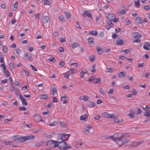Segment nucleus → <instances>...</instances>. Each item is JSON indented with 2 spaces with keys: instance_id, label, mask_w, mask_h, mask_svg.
Wrapping results in <instances>:
<instances>
[{
  "instance_id": "69168bd1",
  "label": "nucleus",
  "mask_w": 150,
  "mask_h": 150,
  "mask_svg": "<svg viewBox=\"0 0 150 150\" xmlns=\"http://www.w3.org/2000/svg\"><path fill=\"white\" fill-rule=\"evenodd\" d=\"M60 125L62 127H64L65 126V124L64 122L63 121H60L59 122Z\"/></svg>"
},
{
  "instance_id": "f8f14e48",
  "label": "nucleus",
  "mask_w": 150,
  "mask_h": 150,
  "mask_svg": "<svg viewBox=\"0 0 150 150\" xmlns=\"http://www.w3.org/2000/svg\"><path fill=\"white\" fill-rule=\"evenodd\" d=\"M24 57H26L28 60L32 61L33 60V57L30 53L28 52L25 54Z\"/></svg>"
},
{
  "instance_id": "1a4fd4ad",
  "label": "nucleus",
  "mask_w": 150,
  "mask_h": 150,
  "mask_svg": "<svg viewBox=\"0 0 150 150\" xmlns=\"http://www.w3.org/2000/svg\"><path fill=\"white\" fill-rule=\"evenodd\" d=\"M114 117H112V119L114 120V121L115 122L118 123H120L123 122V120L122 119H119L117 118L118 117L117 115L114 114Z\"/></svg>"
},
{
  "instance_id": "c85d7f7f",
  "label": "nucleus",
  "mask_w": 150,
  "mask_h": 150,
  "mask_svg": "<svg viewBox=\"0 0 150 150\" xmlns=\"http://www.w3.org/2000/svg\"><path fill=\"white\" fill-rule=\"evenodd\" d=\"M48 96V95L47 94H42L40 96V98L41 99H43L44 100H46L47 99Z\"/></svg>"
},
{
  "instance_id": "473e14b6",
  "label": "nucleus",
  "mask_w": 150,
  "mask_h": 150,
  "mask_svg": "<svg viewBox=\"0 0 150 150\" xmlns=\"http://www.w3.org/2000/svg\"><path fill=\"white\" fill-rule=\"evenodd\" d=\"M130 49H124V50H122L121 51V52L124 53H125L126 54L128 53L129 52H130Z\"/></svg>"
},
{
  "instance_id": "dca6fc26",
  "label": "nucleus",
  "mask_w": 150,
  "mask_h": 150,
  "mask_svg": "<svg viewBox=\"0 0 150 150\" xmlns=\"http://www.w3.org/2000/svg\"><path fill=\"white\" fill-rule=\"evenodd\" d=\"M143 48L147 50H150V44L148 42H146L143 46Z\"/></svg>"
},
{
  "instance_id": "b1692460",
  "label": "nucleus",
  "mask_w": 150,
  "mask_h": 150,
  "mask_svg": "<svg viewBox=\"0 0 150 150\" xmlns=\"http://www.w3.org/2000/svg\"><path fill=\"white\" fill-rule=\"evenodd\" d=\"M145 112L144 113V115L145 117H149L150 116V110H145Z\"/></svg>"
},
{
  "instance_id": "58836bf2",
  "label": "nucleus",
  "mask_w": 150,
  "mask_h": 150,
  "mask_svg": "<svg viewBox=\"0 0 150 150\" xmlns=\"http://www.w3.org/2000/svg\"><path fill=\"white\" fill-rule=\"evenodd\" d=\"M2 48L3 51L4 53H6L7 52L8 49L6 46L4 45H2Z\"/></svg>"
},
{
  "instance_id": "aec40b11",
  "label": "nucleus",
  "mask_w": 150,
  "mask_h": 150,
  "mask_svg": "<svg viewBox=\"0 0 150 150\" xmlns=\"http://www.w3.org/2000/svg\"><path fill=\"white\" fill-rule=\"evenodd\" d=\"M61 101H62V103L63 104H65L67 102V97L65 95H64V96L62 97L61 98Z\"/></svg>"
},
{
  "instance_id": "f3484780",
  "label": "nucleus",
  "mask_w": 150,
  "mask_h": 150,
  "mask_svg": "<svg viewBox=\"0 0 150 150\" xmlns=\"http://www.w3.org/2000/svg\"><path fill=\"white\" fill-rule=\"evenodd\" d=\"M91 127L90 125H88L86 127L85 129L83 131L84 133L85 134H88L89 132V130L91 128Z\"/></svg>"
},
{
  "instance_id": "412c9836",
  "label": "nucleus",
  "mask_w": 150,
  "mask_h": 150,
  "mask_svg": "<svg viewBox=\"0 0 150 150\" xmlns=\"http://www.w3.org/2000/svg\"><path fill=\"white\" fill-rule=\"evenodd\" d=\"M18 7V2H16L13 4L12 9L13 11H16Z\"/></svg>"
},
{
  "instance_id": "3c124183",
  "label": "nucleus",
  "mask_w": 150,
  "mask_h": 150,
  "mask_svg": "<svg viewBox=\"0 0 150 150\" xmlns=\"http://www.w3.org/2000/svg\"><path fill=\"white\" fill-rule=\"evenodd\" d=\"M50 2L48 0H46L44 2V4L45 5H50Z\"/></svg>"
},
{
  "instance_id": "c756f323",
  "label": "nucleus",
  "mask_w": 150,
  "mask_h": 150,
  "mask_svg": "<svg viewBox=\"0 0 150 150\" xmlns=\"http://www.w3.org/2000/svg\"><path fill=\"white\" fill-rule=\"evenodd\" d=\"M84 13L88 17L91 19H92L91 16V14L90 13L89 11H85L84 12Z\"/></svg>"
},
{
  "instance_id": "cd10ccee",
  "label": "nucleus",
  "mask_w": 150,
  "mask_h": 150,
  "mask_svg": "<svg viewBox=\"0 0 150 150\" xmlns=\"http://www.w3.org/2000/svg\"><path fill=\"white\" fill-rule=\"evenodd\" d=\"M88 117L87 115L85 114L81 116L80 120H86Z\"/></svg>"
},
{
  "instance_id": "9d476101",
  "label": "nucleus",
  "mask_w": 150,
  "mask_h": 150,
  "mask_svg": "<svg viewBox=\"0 0 150 150\" xmlns=\"http://www.w3.org/2000/svg\"><path fill=\"white\" fill-rule=\"evenodd\" d=\"M34 117L35 120L37 122L42 121V118L39 115L35 114L34 115Z\"/></svg>"
},
{
  "instance_id": "6ab92c4d",
  "label": "nucleus",
  "mask_w": 150,
  "mask_h": 150,
  "mask_svg": "<svg viewBox=\"0 0 150 150\" xmlns=\"http://www.w3.org/2000/svg\"><path fill=\"white\" fill-rule=\"evenodd\" d=\"M116 43L117 45H121L124 43L123 40L120 39H118L116 41Z\"/></svg>"
},
{
  "instance_id": "c03bdc74",
  "label": "nucleus",
  "mask_w": 150,
  "mask_h": 150,
  "mask_svg": "<svg viewBox=\"0 0 150 150\" xmlns=\"http://www.w3.org/2000/svg\"><path fill=\"white\" fill-rule=\"evenodd\" d=\"M58 122L56 121H55L54 122H52L50 124H49V125L50 126H55V125H56L57 124Z\"/></svg>"
},
{
  "instance_id": "49530a36",
  "label": "nucleus",
  "mask_w": 150,
  "mask_h": 150,
  "mask_svg": "<svg viewBox=\"0 0 150 150\" xmlns=\"http://www.w3.org/2000/svg\"><path fill=\"white\" fill-rule=\"evenodd\" d=\"M93 38L90 37L88 38V41L89 44H91L93 42Z\"/></svg>"
},
{
  "instance_id": "7c9ffc66",
  "label": "nucleus",
  "mask_w": 150,
  "mask_h": 150,
  "mask_svg": "<svg viewBox=\"0 0 150 150\" xmlns=\"http://www.w3.org/2000/svg\"><path fill=\"white\" fill-rule=\"evenodd\" d=\"M69 72L70 73V74H75L77 72V71L75 69H70L69 71Z\"/></svg>"
},
{
  "instance_id": "09e8293b",
  "label": "nucleus",
  "mask_w": 150,
  "mask_h": 150,
  "mask_svg": "<svg viewBox=\"0 0 150 150\" xmlns=\"http://www.w3.org/2000/svg\"><path fill=\"white\" fill-rule=\"evenodd\" d=\"M106 71L107 72L112 73L113 72L114 70L112 69L109 67L107 68Z\"/></svg>"
},
{
  "instance_id": "79ce46f5",
  "label": "nucleus",
  "mask_w": 150,
  "mask_h": 150,
  "mask_svg": "<svg viewBox=\"0 0 150 150\" xmlns=\"http://www.w3.org/2000/svg\"><path fill=\"white\" fill-rule=\"evenodd\" d=\"M42 144V143L41 142H38L35 143V146L37 147H39L41 146Z\"/></svg>"
},
{
  "instance_id": "9b49d317",
  "label": "nucleus",
  "mask_w": 150,
  "mask_h": 150,
  "mask_svg": "<svg viewBox=\"0 0 150 150\" xmlns=\"http://www.w3.org/2000/svg\"><path fill=\"white\" fill-rule=\"evenodd\" d=\"M50 17L48 16H44L42 17V21L44 23H46L50 21Z\"/></svg>"
},
{
  "instance_id": "37998d69",
  "label": "nucleus",
  "mask_w": 150,
  "mask_h": 150,
  "mask_svg": "<svg viewBox=\"0 0 150 150\" xmlns=\"http://www.w3.org/2000/svg\"><path fill=\"white\" fill-rule=\"evenodd\" d=\"M4 75L6 77H9L10 76L9 72L7 70H5L4 71Z\"/></svg>"
},
{
  "instance_id": "39448f33",
  "label": "nucleus",
  "mask_w": 150,
  "mask_h": 150,
  "mask_svg": "<svg viewBox=\"0 0 150 150\" xmlns=\"http://www.w3.org/2000/svg\"><path fill=\"white\" fill-rule=\"evenodd\" d=\"M11 85L10 88L11 91L12 92H14L15 94L19 95L20 94L19 93V90L17 88H15L14 84Z\"/></svg>"
},
{
  "instance_id": "2f4dec72",
  "label": "nucleus",
  "mask_w": 150,
  "mask_h": 150,
  "mask_svg": "<svg viewBox=\"0 0 150 150\" xmlns=\"http://www.w3.org/2000/svg\"><path fill=\"white\" fill-rule=\"evenodd\" d=\"M95 105L94 104V102L93 101L89 102L88 103V106L89 108L94 107Z\"/></svg>"
},
{
  "instance_id": "ddd939ff",
  "label": "nucleus",
  "mask_w": 150,
  "mask_h": 150,
  "mask_svg": "<svg viewBox=\"0 0 150 150\" xmlns=\"http://www.w3.org/2000/svg\"><path fill=\"white\" fill-rule=\"evenodd\" d=\"M19 97L22 103L23 104L25 105H27L28 104L27 102L21 94H20Z\"/></svg>"
},
{
  "instance_id": "f257e3e1",
  "label": "nucleus",
  "mask_w": 150,
  "mask_h": 150,
  "mask_svg": "<svg viewBox=\"0 0 150 150\" xmlns=\"http://www.w3.org/2000/svg\"><path fill=\"white\" fill-rule=\"evenodd\" d=\"M122 137L117 139L116 140H114L116 143L120 146H122L123 144L127 143L129 141V138L130 135L128 134H122Z\"/></svg>"
},
{
  "instance_id": "e2e57ef3",
  "label": "nucleus",
  "mask_w": 150,
  "mask_h": 150,
  "mask_svg": "<svg viewBox=\"0 0 150 150\" xmlns=\"http://www.w3.org/2000/svg\"><path fill=\"white\" fill-rule=\"evenodd\" d=\"M1 66L2 67L4 71H5V70H7L6 69V66L4 64H1Z\"/></svg>"
},
{
  "instance_id": "393cba45",
  "label": "nucleus",
  "mask_w": 150,
  "mask_h": 150,
  "mask_svg": "<svg viewBox=\"0 0 150 150\" xmlns=\"http://www.w3.org/2000/svg\"><path fill=\"white\" fill-rule=\"evenodd\" d=\"M134 1L135 6L137 8H139L140 7L139 0H134Z\"/></svg>"
},
{
  "instance_id": "e433bc0d",
  "label": "nucleus",
  "mask_w": 150,
  "mask_h": 150,
  "mask_svg": "<svg viewBox=\"0 0 150 150\" xmlns=\"http://www.w3.org/2000/svg\"><path fill=\"white\" fill-rule=\"evenodd\" d=\"M6 144L7 145H10L13 144V142L12 140L6 141L5 142Z\"/></svg>"
},
{
  "instance_id": "7ed1b4c3",
  "label": "nucleus",
  "mask_w": 150,
  "mask_h": 150,
  "mask_svg": "<svg viewBox=\"0 0 150 150\" xmlns=\"http://www.w3.org/2000/svg\"><path fill=\"white\" fill-rule=\"evenodd\" d=\"M57 146L59 149L63 150L71 149L72 148V146L69 145L63 141L58 142Z\"/></svg>"
},
{
  "instance_id": "774afa93",
  "label": "nucleus",
  "mask_w": 150,
  "mask_h": 150,
  "mask_svg": "<svg viewBox=\"0 0 150 150\" xmlns=\"http://www.w3.org/2000/svg\"><path fill=\"white\" fill-rule=\"evenodd\" d=\"M16 52L18 55H19L21 52V50L19 49H16Z\"/></svg>"
},
{
  "instance_id": "a19ab883",
  "label": "nucleus",
  "mask_w": 150,
  "mask_h": 150,
  "mask_svg": "<svg viewBox=\"0 0 150 150\" xmlns=\"http://www.w3.org/2000/svg\"><path fill=\"white\" fill-rule=\"evenodd\" d=\"M4 55L2 53L0 52V62H3L4 60L3 58Z\"/></svg>"
},
{
  "instance_id": "13d9d810",
  "label": "nucleus",
  "mask_w": 150,
  "mask_h": 150,
  "mask_svg": "<svg viewBox=\"0 0 150 150\" xmlns=\"http://www.w3.org/2000/svg\"><path fill=\"white\" fill-rule=\"evenodd\" d=\"M8 82V80L7 79H4L1 80V83L2 84L7 83Z\"/></svg>"
},
{
  "instance_id": "ea45409f",
  "label": "nucleus",
  "mask_w": 150,
  "mask_h": 150,
  "mask_svg": "<svg viewBox=\"0 0 150 150\" xmlns=\"http://www.w3.org/2000/svg\"><path fill=\"white\" fill-rule=\"evenodd\" d=\"M52 92L53 94L56 95L57 94V91L56 88H54L52 90Z\"/></svg>"
},
{
  "instance_id": "bb28decb",
  "label": "nucleus",
  "mask_w": 150,
  "mask_h": 150,
  "mask_svg": "<svg viewBox=\"0 0 150 150\" xmlns=\"http://www.w3.org/2000/svg\"><path fill=\"white\" fill-rule=\"evenodd\" d=\"M135 21L137 23L141 24L142 23L141 18L139 17H138L136 18L135 19Z\"/></svg>"
},
{
  "instance_id": "a878e982",
  "label": "nucleus",
  "mask_w": 150,
  "mask_h": 150,
  "mask_svg": "<svg viewBox=\"0 0 150 150\" xmlns=\"http://www.w3.org/2000/svg\"><path fill=\"white\" fill-rule=\"evenodd\" d=\"M79 98L81 100L87 101L88 100V97L87 96H82L80 97Z\"/></svg>"
},
{
  "instance_id": "423d86ee",
  "label": "nucleus",
  "mask_w": 150,
  "mask_h": 150,
  "mask_svg": "<svg viewBox=\"0 0 150 150\" xmlns=\"http://www.w3.org/2000/svg\"><path fill=\"white\" fill-rule=\"evenodd\" d=\"M105 17L109 20L112 21L115 18V15L112 13H105Z\"/></svg>"
},
{
  "instance_id": "4d7b16f0",
  "label": "nucleus",
  "mask_w": 150,
  "mask_h": 150,
  "mask_svg": "<svg viewBox=\"0 0 150 150\" xmlns=\"http://www.w3.org/2000/svg\"><path fill=\"white\" fill-rule=\"evenodd\" d=\"M40 131V129L39 128L34 129L32 131V132L33 133H37Z\"/></svg>"
},
{
  "instance_id": "4468645a",
  "label": "nucleus",
  "mask_w": 150,
  "mask_h": 150,
  "mask_svg": "<svg viewBox=\"0 0 150 150\" xmlns=\"http://www.w3.org/2000/svg\"><path fill=\"white\" fill-rule=\"evenodd\" d=\"M114 113L109 114L108 112H105L103 113V115L104 117L106 118L109 117L112 118V117H114Z\"/></svg>"
},
{
  "instance_id": "5fc2aeb1",
  "label": "nucleus",
  "mask_w": 150,
  "mask_h": 150,
  "mask_svg": "<svg viewBox=\"0 0 150 150\" xmlns=\"http://www.w3.org/2000/svg\"><path fill=\"white\" fill-rule=\"evenodd\" d=\"M9 65L11 69H14L13 68L14 67L15 65L14 64L13 62H10L9 64Z\"/></svg>"
},
{
  "instance_id": "0eeeda50",
  "label": "nucleus",
  "mask_w": 150,
  "mask_h": 150,
  "mask_svg": "<svg viewBox=\"0 0 150 150\" xmlns=\"http://www.w3.org/2000/svg\"><path fill=\"white\" fill-rule=\"evenodd\" d=\"M122 134L120 133H115L113 135L109 136V137L110 138H113L116 140L122 137Z\"/></svg>"
},
{
  "instance_id": "0e129e2a",
  "label": "nucleus",
  "mask_w": 150,
  "mask_h": 150,
  "mask_svg": "<svg viewBox=\"0 0 150 150\" xmlns=\"http://www.w3.org/2000/svg\"><path fill=\"white\" fill-rule=\"evenodd\" d=\"M59 20L60 21H62V22L64 21V17L63 16H59Z\"/></svg>"
},
{
  "instance_id": "2eb2a0df",
  "label": "nucleus",
  "mask_w": 150,
  "mask_h": 150,
  "mask_svg": "<svg viewBox=\"0 0 150 150\" xmlns=\"http://www.w3.org/2000/svg\"><path fill=\"white\" fill-rule=\"evenodd\" d=\"M133 37L134 38H140L142 37L141 34L138 32H134L133 33Z\"/></svg>"
},
{
  "instance_id": "6e6552de",
  "label": "nucleus",
  "mask_w": 150,
  "mask_h": 150,
  "mask_svg": "<svg viewBox=\"0 0 150 150\" xmlns=\"http://www.w3.org/2000/svg\"><path fill=\"white\" fill-rule=\"evenodd\" d=\"M69 137V135L66 134H63L62 135L61 138L59 139L58 140H62L63 141H65L67 140Z\"/></svg>"
},
{
  "instance_id": "4be33fe9",
  "label": "nucleus",
  "mask_w": 150,
  "mask_h": 150,
  "mask_svg": "<svg viewBox=\"0 0 150 150\" xmlns=\"http://www.w3.org/2000/svg\"><path fill=\"white\" fill-rule=\"evenodd\" d=\"M79 46V44L77 42H74L71 44V47L73 49H75Z\"/></svg>"
},
{
  "instance_id": "8fccbe9b",
  "label": "nucleus",
  "mask_w": 150,
  "mask_h": 150,
  "mask_svg": "<svg viewBox=\"0 0 150 150\" xmlns=\"http://www.w3.org/2000/svg\"><path fill=\"white\" fill-rule=\"evenodd\" d=\"M15 84L17 86H21V82L18 81H15Z\"/></svg>"
},
{
  "instance_id": "5701e85b",
  "label": "nucleus",
  "mask_w": 150,
  "mask_h": 150,
  "mask_svg": "<svg viewBox=\"0 0 150 150\" xmlns=\"http://www.w3.org/2000/svg\"><path fill=\"white\" fill-rule=\"evenodd\" d=\"M96 50L99 54H101L103 52V49L99 46H97L96 47Z\"/></svg>"
},
{
  "instance_id": "680f3d73",
  "label": "nucleus",
  "mask_w": 150,
  "mask_h": 150,
  "mask_svg": "<svg viewBox=\"0 0 150 150\" xmlns=\"http://www.w3.org/2000/svg\"><path fill=\"white\" fill-rule=\"evenodd\" d=\"M64 13L67 18H69L70 17V14L69 12H66Z\"/></svg>"
},
{
  "instance_id": "72a5a7b5",
  "label": "nucleus",
  "mask_w": 150,
  "mask_h": 150,
  "mask_svg": "<svg viewBox=\"0 0 150 150\" xmlns=\"http://www.w3.org/2000/svg\"><path fill=\"white\" fill-rule=\"evenodd\" d=\"M126 11L123 10H119L118 12L120 14H124L126 13Z\"/></svg>"
},
{
  "instance_id": "de8ad7c7",
  "label": "nucleus",
  "mask_w": 150,
  "mask_h": 150,
  "mask_svg": "<svg viewBox=\"0 0 150 150\" xmlns=\"http://www.w3.org/2000/svg\"><path fill=\"white\" fill-rule=\"evenodd\" d=\"M69 71H68L67 72L64 74V76L66 78H69V77L70 75V73L69 72Z\"/></svg>"
},
{
  "instance_id": "6e6d98bb",
  "label": "nucleus",
  "mask_w": 150,
  "mask_h": 150,
  "mask_svg": "<svg viewBox=\"0 0 150 150\" xmlns=\"http://www.w3.org/2000/svg\"><path fill=\"white\" fill-rule=\"evenodd\" d=\"M89 59L91 61H93L95 59V58L93 56L91 55L89 57Z\"/></svg>"
},
{
  "instance_id": "4c0bfd02",
  "label": "nucleus",
  "mask_w": 150,
  "mask_h": 150,
  "mask_svg": "<svg viewBox=\"0 0 150 150\" xmlns=\"http://www.w3.org/2000/svg\"><path fill=\"white\" fill-rule=\"evenodd\" d=\"M100 79L101 78H99L98 79H94V82L96 83H100Z\"/></svg>"
},
{
  "instance_id": "c9c22d12",
  "label": "nucleus",
  "mask_w": 150,
  "mask_h": 150,
  "mask_svg": "<svg viewBox=\"0 0 150 150\" xmlns=\"http://www.w3.org/2000/svg\"><path fill=\"white\" fill-rule=\"evenodd\" d=\"M87 73V72L86 71L85 72L83 70H81L80 72L81 78H84L85 77L84 74Z\"/></svg>"
},
{
  "instance_id": "864d4df0",
  "label": "nucleus",
  "mask_w": 150,
  "mask_h": 150,
  "mask_svg": "<svg viewBox=\"0 0 150 150\" xmlns=\"http://www.w3.org/2000/svg\"><path fill=\"white\" fill-rule=\"evenodd\" d=\"M48 60L50 61L54 62L55 61V59L53 57H51L49 58L48 59Z\"/></svg>"
},
{
  "instance_id": "603ef678",
  "label": "nucleus",
  "mask_w": 150,
  "mask_h": 150,
  "mask_svg": "<svg viewBox=\"0 0 150 150\" xmlns=\"http://www.w3.org/2000/svg\"><path fill=\"white\" fill-rule=\"evenodd\" d=\"M144 8L146 10H149L150 9V6L149 5H145L144 7Z\"/></svg>"
},
{
  "instance_id": "f704fd0d",
  "label": "nucleus",
  "mask_w": 150,
  "mask_h": 150,
  "mask_svg": "<svg viewBox=\"0 0 150 150\" xmlns=\"http://www.w3.org/2000/svg\"><path fill=\"white\" fill-rule=\"evenodd\" d=\"M125 74L126 75V74L124 72H121L119 73L118 74V76L120 78H122L124 76H126L125 75Z\"/></svg>"
},
{
  "instance_id": "f03ea898",
  "label": "nucleus",
  "mask_w": 150,
  "mask_h": 150,
  "mask_svg": "<svg viewBox=\"0 0 150 150\" xmlns=\"http://www.w3.org/2000/svg\"><path fill=\"white\" fill-rule=\"evenodd\" d=\"M34 137L33 135H29L24 137H20L18 135L13 136L12 137L13 140L15 141L23 142L26 140L33 139Z\"/></svg>"
},
{
  "instance_id": "a211bd4d",
  "label": "nucleus",
  "mask_w": 150,
  "mask_h": 150,
  "mask_svg": "<svg viewBox=\"0 0 150 150\" xmlns=\"http://www.w3.org/2000/svg\"><path fill=\"white\" fill-rule=\"evenodd\" d=\"M144 141L143 140H141L139 141L138 142H134L132 144V146H136L139 145L144 142Z\"/></svg>"
},
{
  "instance_id": "20e7f679",
  "label": "nucleus",
  "mask_w": 150,
  "mask_h": 150,
  "mask_svg": "<svg viewBox=\"0 0 150 150\" xmlns=\"http://www.w3.org/2000/svg\"><path fill=\"white\" fill-rule=\"evenodd\" d=\"M58 142H56L53 140H50L48 141L47 143L48 146H50L51 148H54L57 146Z\"/></svg>"
},
{
  "instance_id": "bf43d9fd",
  "label": "nucleus",
  "mask_w": 150,
  "mask_h": 150,
  "mask_svg": "<svg viewBox=\"0 0 150 150\" xmlns=\"http://www.w3.org/2000/svg\"><path fill=\"white\" fill-rule=\"evenodd\" d=\"M40 14V13H38L37 14H35V19L36 20H37L38 21H39V19Z\"/></svg>"
},
{
  "instance_id": "a18cd8bd",
  "label": "nucleus",
  "mask_w": 150,
  "mask_h": 150,
  "mask_svg": "<svg viewBox=\"0 0 150 150\" xmlns=\"http://www.w3.org/2000/svg\"><path fill=\"white\" fill-rule=\"evenodd\" d=\"M90 34L94 36H96L97 34V32L96 31L93 30L90 31Z\"/></svg>"
},
{
  "instance_id": "052dcab7",
  "label": "nucleus",
  "mask_w": 150,
  "mask_h": 150,
  "mask_svg": "<svg viewBox=\"0 0 150 150\" xmlns=\"http://www.w3.org/2000/svg\"><path fill=\"white\" fill-rule=\"evenodd\" d=\"M114 91V89L112 88H110L109 89V91L108 92V93L112 94Z\"/></svg>"
},
{
  "instance_id": "338daca9",
  "label": "nucleus",
  "mask_w": 150,
  "mask_h": 150,
  "mask_svg": "<svg viewBox=\"0 0 150 150\" xmlns=\"http://www.w3.org/2000/svg\"><path fill=\"white\" fill-rule=\"evenodd\" d=\"M71 65L72 66H73L74 67H76L78 66V64L77 62L72 63L71 64Z\"/></svg>"
}]
</instances>
